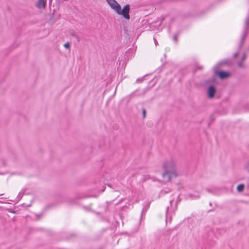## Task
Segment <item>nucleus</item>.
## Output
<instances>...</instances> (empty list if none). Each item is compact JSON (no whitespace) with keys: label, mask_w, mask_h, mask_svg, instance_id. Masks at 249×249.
<instances>
[{"label":"nucleus","mask_w":249,"mask_h":249,"mask_svg":"<svg viewBox=\"0 0 249 249\" xmlns=\"http://www.w3.org/2000/svg\"><path fill=\"white\" fill-rule=\"evenodd\" d=\"M162 168L164 172L162 175L166 181H170L172 176H173L175 178L178 176L176 164L172 160L164 161L163 163Z\"/></svg>","instance_id":"obj_1"},{"label":"nucleus","mask_w":249,"mask_h":249,"mask_svg":"<svg viewBox=\"0 0 249 249\" xmlns=\"http://www.w3.org/2000/svg\"><path fill=\"white\" fill-rule=\"evenodd\" d=\"M107 2L110 5L111 8L115 11L118 15L122 16L126 19L130 18L129 11L130 8L129 4H126L124 6L123 8L122 9L120 4L115 0H107Z\"/></svg>","instance_id":"obj_2"},{"label":"nucleus","mask_w":249,"mask_h":249,"mask_svg":"<svg viewBox=\"0 0 249 249\" xmlns=\"http://www.w3.org/2000/svg\"><path fill=\"white\" fill-rule=\"evenodd\" d=\"M214 75L221 80L228 78L231 76V73L222 70H215Z\"/></svg>","instance_id":"obj_3"},{"label":"nucleus","mask_w":249,"mask_h":249,"mask_svg":"<svg viewBox=\"0 0 249 249\" xmlns=\"http://www.w3.org/2000/svg\"><path fill=\"white\" fill-rule=\"evenodd\" d=\"M216 92V88L213 84L210 85L207 89V95L208 98L210 99H213Z\"/></svg>","instance_id":"obj_4"},{"label":"nucleus","mask_w":249,"mask_h":249,"mask_svg":"<svg viewBox=\"0 0 249 249\" xmlns=\"http://www.w3.org/2000/svg\"><path fill=\"white\" fill-rule=\"evenodd\" d=\"M231 62L229 59H225L222 60L220 62H218L213 68V70H217L218 68H220L224 64H230Z\"/></svg>","instance_id":"obj_5"},{"label":"nucleus","mask_w":249,"mask_h":249,"mask_svg":"<svg viewBox=\"0 0 249 249\" xmlns=\"http://www.w3.org/2000/svg\"><path fill=\"white\" fill-rule=\"evenodd\" d=\"M36 7L39 9H44L46 7V0H38L36 4Z\"/></svg>","instance_id":"obj_6"},{"label":"nucleus","mask_w":249,"mask_h":249,"mask_svg":"<svg viewBox=\"0 0 249 249\" xmlns=\"http://www.w3.org/2000/svg\"><path fill=\"white\" fill-rule=\"evenodd\" d=\"M138 89H137L136 90H135L134 91H133V92H132L130 94H129L128 96H127V98H128V102L129 101V100L133 98V97H136V96H143L145 94V92L144 91L143 92H142V93H139L138 94H136V92L138 91Z\"/></svg>","instance_id":"obj_7"},{"label":"nucleus","mask_w":249,"mask_h":249,"mask_svg":"<svg viewBox=\"0 0 249 249\" xmlns=\"http://www.w3.org/2000/svg\"><path fill=\"white\" fill-rule=\"evenodd\" d=\"M54 10L53 11V13H52V14H51V17L49 19V22L52 24L55 23L59 18V17L60 16L59 15V16L57 18H54Z\"/></svg>","instance_id":"obj_8"},{"label":"nucleus","mask_w":249,"mask_h":249,"mask_svg":"<svg viewBox=\"0 0 249 249\" xmlns=\"http://www.w3.org/2000/svg\"><path fill=\"white\" fill-rule=\"evenodd\" d=\"M245 188V184L243 183L237 185L236 190L238 192H242Z\"/></svg>","instance_id":"obj_9"},{"label":"nucleus","mask_w":249,"mask_h":249,"mask_svg":"<svg viewBox=\"0 0 249 249\" xmlns=\"http://www.w3.org/2000/svg\"><path fill=\"white\" fill-rule=\"evenodd\" d=\"M180 31H178L177 32H176L175 35L173 36V40L176 42V43H177L178 41V36H179L180 35Z\"/></svg>","instance_id":"obj_10"},{"label":"nucleus","mask_w":249,"mask_h":249,"mask_svg":"<svg viewBox=\"0 0 249 249\" xmlns=\"http://www.w3.org/2000/svg\"><path fill=\"white\" fill-rule=\"evenodd\" d=\"M188 196L189 197H190L192 199H196V198H198L200 197V196L198 194V193H197V195H194L192 194H188Z\"/></svg>","instance_id":"obj_11"},{"label":"nucleus","mask_w":249,"mask_h":249,"mask_svg":"<svg viewBox=\"0 0 249 249\" xmlns=\"http://www.w3.org/2000/svg\"><path fill=\"white\" fill-rule=\"evenodd\" d=\"M24 192H25V190H23V191H21V192H20L19 193L18 195V197H17V198H18V200H20V199L21 198V197H22V196L23 195V194H24Z\"/></svg>","instance_id":"obj_12"},{"label":"nucleus","mask_w":249,"mask_h":249,"mask_svg":"<svg viewBox=\"0 0 249 249\" xmlns=\"http://www.w3.org/2000/svg\"><path fill=\"white\" fill-rule=\"evenodd\" d=\"M71 36L74 37L75 38H76L77 39V41L79 42L80 41L79 37L77 35L75 34V33H74V32L71 33Z\"/></svg>","instance_id":"obj_13"},{"label":"nucleus","mask_w":249,"mask_h":249,"mask_svg":"<svg viewBox=\"0 0 249 249\" xmlns=\"http://www.w3.org/2000/svg\"><path fill=\"white\" fill-rule=\"evenodd\" d=\"M149 204H147L146 206H144V207L143 208V209L142 210V213H145L146 212L147 209L149 208Z\"/></svg>","instance_id":"obj_14"},{"label":"nucleus","mask_w":249,"mask_h":249,"mask_svg":"<svg viewBox=\"0 0 249 249\" xmlns=\"http://www.w3.org/2000/svg\"><path fill=\"white\" fill-rule=\"evenodd\" d=\"M146 75L143 76V77H141V78H139L138 79H137L136 80V82L137 83H142L143 81V78L146 76Z\"/></svg>","instance_id":"obj_15"},{"label":"nucleus","mask_w":249,"mask_h":249,"mask_svg":"<svg viewBox=\"0 0 249 249\" xmlns=\"http://www.w3.org/2000/svg\"><path fill=\"white\" fill-rule=\"evenodd\" d=\"M215 77H216L215 75H214V73L213 74L212 78H211V80H209L208 82H213V83H214L215 82V80H216V78Z\"/></svg>","instance_id":"obj_16"},{"label":"nucleus","mask_w":249,"mask_h":249,"mask_svg":"<svg viewBox=\"0 0 249 249\" xmlns=\"http://www.w3.org/2000/svg\"><path fill=\"white\" fill-rule=\"evenodd\" d=\"M142 118L144 119L146 117V109L144 108L142 109Z\"/></svg>","instance_id":"obj_17"},{"label":"nucleus","mask_w":249,"mask_h":249,"mask_svg":"<svg viewBox=\"0 0 249 249\" xmlns=\"http://www.w3.org/2000/svg\"><path fill=\"white\" fill-rule=\"evenodd\" d=\"M64 47L66 48V49H70V43L69 42H67L66 43H65L64 45Z\"/></svg>","instance_id":"obj_18"},{"label":"nucleus","mask_w":249,"mask_h":249,"mask_svg":"<svg viewBox=\"0 0 249 249\" xmlns=\"http://www.w3.org/2000/svg\"><path fill=\"white\" fill-rule=\"evenodd\" d=\"M84 208L85 209H86V210L87 211H92V209H91V208H90L89 207H88V206H84Z\"/></svg>","instance_id":"obj_19"},{"label":"nucleus","mask_w":249,"mask_h":249,"mask_svg":"<svg viewBox=\"0 0 249 249\" xmlns=\"http://www.w3.org/2000/svg\"><path fill=\"white\" fill-rule=\"evenodd\" d=\"M246 54L245 53H244V54H243V56L241 58V61H244L245 60V59H246Z\"/></svg>","instance_id":"obj_20"},{"label":"nucleus","mask_w":249,"mask_h":249,"mask_svg":"<svg viewBox=\"0 0 249 249\" xmlns=\"http://www.w3.org/2000/svg\"><path fill=\"white\" fill-rule=\"evenodd\" d=\"M243 61H242L241 60H240V61L238 62V65L239 67H242V66H243Z\"/></svg>","instance_id":"obj_21"},{"label":"nucleus","mask_w":249,"mask_h":249,"mask_svg":"<svg viewBox=\"0 0 249 249\" xmlns=\"http://www.w3.org/2000/svg\"><path fill=\"white\" fill-rule=\"evenodd\" d=\"M206 190L209 193H212V191L210 189H207Z\"/></svg>","instance_id":"obj_22"},{"label":"nucleus","mask_w":249,"mask_h":249,"mask_svg":"<svg viewBox=\"0 0 249 249\" xmlns=\"http://www.w3.org/2000/svg\"><path fill=\"white\" fill-rule=\"evenodd\" d=\"M154 39L155 40V45H157V44H158V42L154 38Z\"/></svg>","instance_id":"obj_23"},{"label":"nucleus","mask_w":249,"mask_h":249,"mask_svg":"<svg viewBox=\"0 0 249 249\" xmlns=\"http://www.w3.org/2000/svg\"><path fill=\"white\" fill-rule=\"evenodd\" d=\"M197 69L201 70V69H202V67H198L197 68Z\"/></svg>","instance_id":"obj_24"},{"label":"nucleus","mask_w":249,"mask_h":249,"mask_svg":"<svg viewBox=\"0 0 249 249\" xmlns=\"http://www.w3.org/2000/svg\"><path fill=\"white\" fill-rule=\"evenodd\" d=\"M214 210V209H210L208 211V212H212V211H213Z\"/></svg>","instance_id":"obj_25"},{"label":"nucleus","mask_w":249,"mask_h":249,"mask_svg":"<svg viewBox=\"0 0 249 249\" xmlns=\"http://www.w3.org/2000/svg\"><path fill=\"white\" fill-rule=\"evenodd\" d=\"M96 214H97V215H100V213H99V212H96Z\"/></svg>","instance_id":"obj_26"},{"label":"nucleus","mask_w":249,"mask_h":249,"mask_svg":"<svg viewBox=\"0 0 249 249\" xmlns=\"http://www.w3.org/2000/svg\"><path fill=\"white\" fill-rule=\"evenodd\" d=\"M74 202V199H71V203Z\"/></svg>","instance_id":"obj_27"},{"label":"nucleus","mask_w":249,"mask_h":249,"mask_svg":"<svg viewBox=\"0 0 249 249\" xmlns=\"http://www.w3.org/2000/svg\"><path fill=\"white\" fill-rule=\"evenodd\" d=\"M209 205H210V206H212V202H210V203H209Z\"/></svg>","instance_id":"obj_28"},{"label":"nucleus","mask_w":249,"mask_h":249,"mask_svg":"<svg viewBox=\"0 0 249 249\" xmlns=\"http://www.w3.org/2000/svg\"><path fill=\"white\" fill-rule=\"evenodd\" d=\"M168 209H169V207H168L167 208V209H166V212H167V211H168Z\"/></svg>","instance_id":"obj_29"},{"label":"nucleus","mask_w":249,"mask_h":249,"mask_svg":"<svg viewBox=\"0 0 249 249\" xmlns=\"http://www.w3.org/2000/svg\"><path fill=\"white\" fill-rule=\"evenodd\" d=\"M47 207V208H50V207H51V206H50V205H48Z\"/></svg>","instance_id":"obj_30"},{"label":"nucleus","mask_w":249,"mask_h":249,"mask_svg":"<svg viewBox=\"0 0 249 249\" xmlns=\"http://www.w3.org/2000/svg\"><path fill=\"white\" fill-rule=\"evenodd\" d=\"M74 235H74V234H73L71 235V236H74Z\"/></svg>","instance_id":"obj_31"},{"label":"nucleus","mask_w":249,"mask_h":249,"mask_svg":"<svg viewBox=\"0 0 249 249\" xmlns=\"http://www.w3.org/2000/svg\"><path fill=\"white\" fill-rule=\"evenodd\" d=\"M164 57H166V54H164Z\"/></svg>","instance_id":"obj_32"},{"label":"nucleus","mask_w":249,"mask_h":249,"mask_svg":"<svg viewBox=\"0 0 249 249\" xmlns=\"http://www.w3.org/2000/svg\"><path fill=\"white\" fill-rule=\"evenodd\" d=\"M161 61H163L162 59H161Z\"/></svg>","instance_id":"obj_33"},{"label":"nucleus","mask_w":249,"mask_h":249,"mask_svg":"<svg viewBox=\"0 0 249 249\" xmlns=\"http://www.w3.org/2000/svg\"><path fill=\"white\" fill-rule=\"evenodd\" d=\"M168 193V192H167V191H165V193Z\"/></svg>","instance_id":"obj_34"}]
</instances>
